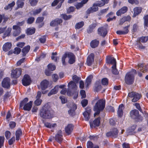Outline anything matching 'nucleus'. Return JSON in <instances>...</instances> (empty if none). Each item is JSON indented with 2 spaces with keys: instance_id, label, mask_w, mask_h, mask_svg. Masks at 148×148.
I'll return each instance as SVG.
<instances>
[{
  "instance_id": "nucleus-1",
  "label": "nucleus",
  "mask_w": 148,
  "mask_h": 148,
  "mask_svg": "<svg viewBox=\"0 0 148 148\" xmlns=\"http://www.w3.org/2000/svg\"><path fill=\"white\" fill-rule=\"evenodd\" d=\"M68 88L67 95L69 96L73 95V99H76L78 96V90L76 83L73 81H70L68 84Z\"/></svg>"
},
{
  "instance_id": "nucleus-2",
  "label": "nucleus",
  "mask_w": 148,
  "mask_h": 148,
  "mask_svg": "<svg viewBox=\"0 0 148 148\" xmlns=\"http://www.w3.org/2000/svg\"><path fill=\"white\" fill-rule=\"evenodd\" d=\"M51 112L50 106L46 104L40 110L39 115L43 119H49L52 116Z\"/></svg>"
},
{
  "instance_id": "nucleus-3",
  "label": "nucleus",
  "mask_w": 148,
  "mask_h": 148,
  "mask_svg": "<svg viewBox=\"0 0 148 148\" xmlns=\"http://www.w3.org/2000/svg\"><path fill=\"white\" fill-rule=\"evenodd\" d=\"M105 106V100L103 99L99 100L94 106V110L95 112L94 114V116L99 115L101 111L104 109Z\"/></svg>"
},
{
  "instance_id": "nucleus-4",
  "label": "nucleus",
  "mask_w": 148,
  "mask_h": 148,
  "mask_svg": "<svg viewBox=\"0 0 148 148\" xmlns=\"http://www.w3.org/2000/svg\"><path fill=\"white\" fill-rule=\"evenodd\" d=\"M136 74V71L135 69H132L131 71L127 73L125 78L126 84L128 85L133 84L134 79V75Z\"/></svg>"
},
{
  "instance_id": "nucleus-5",
  "label": "nucleus",
  "mask_w": 148,
  "mask_h": 148,
  "mask_svg": "<svg viewBox=\"0 0 148 148\" xmlns=\"http://www.w3.org/2000/svg\"><path fill=\"white\" fill-rule=\"evenodd\" d=\"M128 96L130 98H133L132 101L133 102H135L137 101L140 99L141 95L138 93L132 92L128 93Z\"/></svg>"
},
{
  "instance_id": "nucleus-6",
  "label": "nucleus",
  "mask_w": 148,
  "mask_h": 148,
  "mask_svg": "<svg viewBox=\"0 0 148 148\" xmlns=\"http://www.w3.org/2000/svg\"><path fill=\"white\" fill-rule=\"evenodd\" d=\"M21 73L22 70L21 68H16L12 71L11 77L13 78H18L21 75Z\"/></svg>"
},
{
  "instance_id": "nucleus-7",
  "label": "nucleus",
  "mask_w": 148,
  "mask_h": 148,
  "mask_svg": "<svg viewBox=\"0 0 148 148\" xmlns=\"http://www.w3.org/2000/svg\"><path fill=\"white\" fill-rule=\"evenodd\" d=\"M31 80L29 76L28 75H24L23 78L22 80L23 84L25 86H28L30 84Z\"/></svg>"
},
{
  "instance_id": "nucleus-8",
  "label": "nucleus",
  "mask_w": 148,
  "mask_h": 148,
  "mask_svg": "<svg viewBox=\"0 0 148 148\" xmlns=\"http://www.w3.org/2000/svg\"><path fill=\"white\" fill-rule=\"evenodd\" d=\"M118 131L116 128H114L112 131L107 133L106 135L108 137L115 138L118 136Z\"/></svg>"
},
{
  "instance_id": "nucleus-9",
  "label": "nucleus",
  "mask_w": 148,
  "mask_h": 148,
  "mask_svg": "<svg viewBox=\"0 0 148 148\" xmlns=\"http://www.w3.org/2000/svg\"><path fill=\"white\" fill-rule=\"evenodd\" d=\"M100 117H98L93 122L90 121V124L91 128H93L95 126H99L100 123Z\"/></svg>"
},
{
  "instance_id": "nucleus-10",
  "label": "nucleus",
  "mask_w": 148,
  "mask_h": 148,
  "mask_svg": "<svg viewBox=\"0 0 148 148\" xmlns=\"http://www.w3.org/2000/svg\"><path fill=\"white\" fill-rule=\"evenodd\" d=\"M2 86L5 88H8L10 86V79L8 77L5 78L2 82Z\"/></svg>"
},
{
  "instance_id": "nucleus-11",
  "label": "nucleus",
  "mask_w": 148,
  "mask_h": 148,
  "mask_svg": "<svg viewBox=\"0 0 148 148\" xmlns=\"http://www.w3.org/2000/svg\"><path fill=\"white\" fill-rule=\"evenodd\" d=\"M62 22V20L61 19L57 18L52 21L50 23V25L52 27L58 26Z\"/></svg>"
},
{
  "instance_id": "nucleus-12",
  "label": "nucleus",
  "mask_w": 148,
  "mask_h": 148,
  "mask_svg": "<svg viewBox=\"0 0 148 148\" xmlns=\"http://www.w3.org/2000/svg\"><path fill=\"white\" fill-rule=\"evenodd\" d=\"M62 135V133L61 130L58 131L55 137V140L58 143H61L63 140Z\"/></svg>"
},
{
  "instance_id": "nucleus-13",
  "label": "nucleus",
  "mask_w": 148,
  "mask_h": 148,
  "mask_svg": "<svg viewBox=\"0 0 148 148\" xmlns=\"http://www.w3.org/2000/svg\"><path fill=\"white\" fill-rule=\"evenodd\" d=\"M98 8L96 6V3H94L92 7L88 8L86 11V13L90 14L96 12L98 10Z\"/></svg>"
},
{
  "instance_id": "nucleus-14",
  "label": "nucleus",
  "mask_w": 148,
  "mask_h": 148,
  "mask_svg": "<svg viewBox=\"0 0 148 148\" xmlns=\"http://www.w3.org/2000/svg\"><path fill=\"white\" fill-rule=\"evenodd\" d=\"M91 110L89 108H87L86 111L83 113V115L85 118V119L86 121H88L90 117V114Z\"/></svg>"
},
{
  "instance_id": "nucleus-15",
  "label": "nucleus",
  "mask_w": 148,
  "mask_h": 148,
  "mask_svg": "<svg viewBox=\"0 0 148 148\" xmlns=\"http://www.w3.org/2000/svg\"><path fill=\"white\" fill-rule=\"evenodd\" d=\"M98 32L99 34L103 37H104L107 33L106 29L103 27L99 28L98 29Z\"/></svg>"
},
{
  "instance_id": "nucleus-16",
  "label": "nucleus",
  "mask_w": 148,
  "mask_h": 148,
  "mask_svg": "<svg viewBox=\"0 0 148 148\" xmlns=\"http://www.w3.org/2000/svg\"><path fill=\"white\" fill-rule=\"evenodd\" d=\"M74 126L71 124H69L65 127V130L66 134L69 135L71 134L73 129Z\"/></svg>"
},
{
  "instance_id": "nucleus-17",
  "label": "nucleus",
  "mask_w": 148,
  "mask_h": 148,
  "mask_svg": "<svg viewBox=\"0 0 148 148\" xmlns=\"http://www.w3.org/2000/svg\"><path fill=\"white\" fill-rule=\"evenodd\" d=\"M94 58V55L93 53L89 55L87 58L86 63L88 66H90L93 62Z\"/></svg>"
},
{
  "instance_id": "nucleus-18",
  "label": "nucleus",
  "mask_w": 148,
  "mask_h": 148,
  "mask_svg": "<svg viewBox=\"0 0 148 148\" xmlns=\"http://www.w3.org/2000/svg\"><path fill=\"white\" fill-rule=\"evenodd\" d=\"M127 10V7L126 6H124L116 12V14L118 16H120L126 13Z\"/></svg>"
},
{
  "instance_id": "nucleus-19",
  "label": "nucleus",
  "mask_w": 148,
  "mask_h": 148,
  "mask_svg": "<svg viewBox=\"0 0 148 148\" xmlns=\"http://www.w3.org/2000/svg\"><path fill=\"white\" fill-rule=\"evenodd\" d=\"M68 55V58L69 59V62L71 64H73L75 61V56L71 53H69Z\"/></svg>"
},
{
  "instance_id": "nucleus-20",
  "label": "nucleus",
  "mask_w": 148,
  "mask_h": 148,
  "mask_svg": "<svg viewBox=\"0 0 148 148\" xmlns=\"http://www.w3.org/2000/svg\"><path fill=\"white\" fill-rule=\"evenodd\" d=\"M106 62L109 64L116 65V59L114 58L108 56L106 58Z\"/></svg>"
},
{
  "instance_id": "nucleus-21",
  "label": "nucleus",
  "mask_w": 148,
  "mask_h": 148,
  "mask_svg": "<svg viewBox=\"0 0 148 148\" xmlns=\"http://www.w3.org/2000/svg\"><path fill=\"white\" fill-rule=\"evenodd\" d=\"M49 82L46 80L42 81L40 83V87L42 90H45L46 89L48 86Z\"/></svg>"
},
{
  "instance_id": "nucleus-22",
  "label": "nucleus",
  "mask_w": 148,
  "mask_h": 148,
  "mask_svg": "<svg viewBox=\"0 0 148 148\" xmlns=\"http://www.w3.org/2000/svg\"><path fill=\"white\" fill-rule=\"evenodd\" d=\"M12 46V44L11 43L7 42L5 43L3 47V51H7L9 50L11 48Z\"/></svg>"
},
{
  "instance_id": "nucleus-23",
  "label": "nucleus",
  "mask_w": 148,
  "mask_h": 148,
  "mask_svg": "<svg viewBox=\"0 0 148 148\" xmlns=\"http://www.w3.org/2000/svg\"><path fill=\"white\" fill-rule=\"evenodd\" d=\"M130 115L132 118H137L139 116V112L136 110H133L130 112Z\"/></svg>"
},
{
  "instance_id": "nucleus-24",
  "label": "nucleus",
  "mask_w": 148,
  "mask_h": 148,
  "mask_svg": "<svg viewBox=\"0 0 148 148\" xmlns=\"http://www.w3.org/2000/svg\"><path fill=\"white\" fill-rule=\"evenodd\" d=\"M124 109V106L123 104H121L119 106L117 113L118 116L120 117H121L123 115V110Z\"/></svg>"
},
{
  "instance_id": "nucleus-25",
  "label": "nucleus",
  "mask_w": 148,
  "mask_h": 148,
  "mask_svg": "<svg viewBox=\"0 0 148 148\" xmlns=\"http://www.w3.org/2000/svg\"><path fill=\"white\" fill-rule=\"evenodd\" d=\"M30 49V47L29 45L24 47L22 50V55L23 56H25L26 54L29 52Z\"/></svg>"
},
{
  "instance_id": "nucleus-26",
  "label": "nucleus",
  "mask_w": 148,
  "mask_h": 148,
  "mask_svg": "<svg viewBox=\"0 0 148 148\" xmlns=\"http://www.w3.org/2000/svg\"><path fill=\"white\" fill-rule=\"evenodd\" d=\"M32 101H30L29 102L25 104L23 107L24 110L29 111L32 107Z\"/></svg>"
},
{
  "instance_id": "nucleus-27",
  "label": "nucleus",
  "mask_w": 148,
  "mask_h": 148,
  "mask_svg": "<svg viewBox=\"0 0 148 148\" xmlns=\"http://www.w3.org/2000/svg\"><path fill=\"white\" fill-rule=\"evenodd\" d=\"M107 17L108 18L107 19V21L108 22L112 21L113 19H115L116 18L114 16L113 13L112 12L108 14L107 15Z\"/></svg>"
},
{
  "instance_id": "nucleus-28",
  "label": "nucleus",
  "mask_w": 148,
  "mask_h": 148,
  "mask_svg": "<svg viewBox=\"0 0 148 148\" xmlns=\"http://www.w3.org/2000/svg\"><path fill=\"white\" fill-rule=\"evenodd\" d=\"M58 90V86H56L53 89H52L50 92L48 94V95L49 96H50L51 95L56 94Z\"/></svg>"
},
{
  "instance_id": "nucleus-29",
  "label": "nucleus",
  "mask_w": 148,
  "mask_h": 148,
  "mask_svg": "<svg viewBox=\"0 0 148 148\" xmlns=\"http://www.w3.org/2000/svg\"><path fill=\"white\" fill-rule=\"evenodd\" d=\"M64 0H55L52 3L51 5L53 6H56L58 2H60L58 5V8L61 7L62 4L64 2Z\"/></svg>"
},
{
  "instance_id": "nucleus-30",
  "label": "nucleus",
  "mask_w": 148,
  "mask_h": 148,
  "mask_svg": "<svg viewBox=\"0 0 148 148\" xmlns=\"http://www.w3.org/2000/svg\"><path fill=\"white\" fill-rule=\"evenodd\" d=\"M134 16L136 17V15L141 13L142 11V8L140 7H137L134 9Z\"/></svg>"
},
{
  "instance_id": "nucleus-31",
  "label": "nucleus",
  "mask_w": 148,
  "mask_h": 148,
  "mask_svg": "<svg viewBox=\"0 0 148 148\" xmlns=\"http://www.w3.org/2000/svg\"><path fill=\"white\" fill-rule=\"evenodd\" d=\"M101 89V86L100 82L97 81L95 85V90L98 92Z\"/></svg>"
},
{
  "instance_id": "nucleus-32",
  "label": "nucleus",
  "mask_w": 148,
  "mask_h": 148,
  "mask_svg": "<svg viewBox=\"0 0 148 148\" xmlns=\"http://www.w3.org/2000/svg\"><path fill=\"white\" fill-rule=\"evenodd\" d=\"M97 26V24L95 23H94L90 25L87 29V32L88 33H92L94 29Z\"/></svg>"
},
{
  "instance_id": "nucleus-33",
  "label": "nucleus",
  "mask_w": 148,
  "mask_h": 148,
  "mask_svg": "<svg viewBox=\"0 0 148 148\" xmlns=\"http://www.w3.org/2000/svg\"><path fill=\"white\" fill-rule=\"evenodd\" d=\"M93 76L92 75H89L86 79L85 85L87 87L90 84Z\"/></svg>"
},
{
  "instance_id": "nucleus-34",
  "label": "nucleus",
  "mask_w": 148,
  "mask_h": 148,
  "mask_svg": "<svg viewBox=\"0 0 148 148\" xmlns=\"http://www.w3.org/2000/svg\"><path fill=\"white\" fill-rule=\"evenodd\" d=\"M99 43V41L96 40H92L90 44L91 47L92 48H95L98 46Z\"/></svg>"
},
{
  "instance_id": "nucleus-35",
  "label": "nucleus",
  "mask_w": 148,
  "mask_h": 148,
  "mask_svg": "<svg viewBox=\"0 0 148 148\" xmlns=\"http://www.w3.org/2000/svg\"><path fill=\"white\" fill-rule=\"evenodd\" d=\"M45 125L46 127L49 128H53L57 126L56 124L55 123L51 124L48 122L45 123Z\"/></svg>"
},
{
  "instance_id": "nucleus-36",
  "label": "nucleus",
  "mask_w": 148,
  "mask_h": 148,
  "mask_svg": "<svg viewBox=\"0 0 148 148\" xmlns=\"http://www.w3.org/2000/svg\"><path fill=\"white\" fill-rule=\"evenodd\" d=\"M22 132L21 130L19 129L16 132V140H18L20 139V137L21 135Z\"/></svg>"
},
{
  "instance_id": "nucleus-37",
  "label": "nucleus",
  "mask_w": 148,
  "mask_h": 148,
  "mask_svg": "<svg viewBox=\"0 0 148 148\" xmlns=\"http://www.w3.org/2000/svg\"><path fill=\"white\" fill-rule=\"evenodd\" d=\"M35 32V28H28L26 31V34L28 35H31L34 34Z\"/></svg>"
},
{
  "instance_id": "nucleus-38",
  "label": "nucleus",
  "mask_w": 148,
  "mask_h": 148,
  "mask_svg": "<svg viewBox=\"0 0 148 148\" xmlns=\"http://www.w3.org/2000/svg\"><path fill=\"white\" fill-rule=\"evenodd\" d=\"M12 30V28L8 27L6 30L4 34V36H3V38H5L6 36H9Z\"/></svg>"
},
{
  "instance_id": "nucleus-39",
  "label": "nucleus",
  "mask_w": 148,
  "mask_h": 148,
  "mask_svg": "<svg viewBox=\"0 0 148 148\" xmlns=\"http://www.w3.org/2000/svg\"><path fill=\"white\" fill-rule=\"evenodd\" d=\"M138 67L140 70L141 71L143 72H144L145 71L147 70V68L144 67L143 64H138Z\"/></svg>"
},
{
  "instance_id": "nucleus-40",
  "label": "nucleus",
  "mask_w": 148,
  "mask_h": 148,
  "mask_svg": "<svg viewBox=\"0 0 148 148\" xmlns=\"http://www.w3.org/2000/svg\"><path fill=\"white\" fill-rule=\"evenodd\" d=\"M42 9L39 8L38 9H36L32 11L31 12V14L35 15L39 14L42 11Z\"/></svg>"
},
{
  "instance_id": "nucleus-41",
  "label": "nucleus",
  "mask_w": 148,
  "mask_h": 148,
  "mask_svg": "<svg viewBox=\"0 0 148 148\" xmlns=\"http://www.w3.org/2000/svg\"><path fill=\"white\" fill-rule=\"evenodd\" d=\"M16 4L18 8H22L24 4V3L22 0H18Z\"/></svg>"
},
{
  "instance_id": "nucleus-42",
  "label": "nucleus",
  "mask_w": 148,
  "mask_h": 148,
  "mask_svg": "<svg viewBox=\"0 0 148 148\" xmlns=\"http://www.w3.org/2000/svg\"><path fill=\"white\" fill-rule=\"evenodd\" d=\"M84 25L83 21L79 22L76 24L75 26V28L76 29H79L82 27Z\"/></svg>"
},
{
  "instance_id": "nucleus-43",
  "label": "nucleus",
  "mask_w": 148,
  "mask_h": 148,
  "mask_svg": "<svg viewBox=\"0 0 148 148\" xmlns=\"http://www.w3.org/2000/svg\"><path fill=\"white\" fill-rule=\"evenodd\" d=\"M112 68V73L115 75L118 74L119 73V72L116 69V65L115 64L113 65Z\"/></svg>"
},
{
  "instance_id": "nucleus-44",
  "label": "nucleus",
  "mask_w": 148,
  "mask_h": 148,
  "mask_svg": "<svg viewBox=\"0 0 148 148\" xmlns=\"http://www.w3.org/2000/svg\"><path fill=\"white\" fill-rule=\"evenodd\" d=\"M42 100L40 99H36V100L34 101V103L35 105L36 106H39L41 104Z\"/></svg>"
},
{
  "instance_id": "nucleus-45",
  "label": "nucleus",
  "mask_w": 148,
  "mask_h": 148,
  "mask_svg": "<svg viewBox=\"0 0 148 148\" xmlns=\"http://www.w3.org/2000/svg\"><path fill=\"white\" fill-rule=\"evenodd\" d=\"M28 101V98H25L20 103V107H22L23 106L26 104L27 102Z\"/></svg>"
},
{
  "instance_id": "nucleus-46",
  "label": "nucleus",
  "mask_w": 148,
  "mask_h": 148,
  "mask_svg": "<svg viewBox=\"0 0 148 148\" xmlns=\"http://www.w3.org/2000/svg\"><path fill=\"white\" fill-rule=\"evenodd\" d=\"M68 53H66L63 56L62 58V62L63 65L65 64V59L67 57L68 58Z\"/></svg>"
},
{
  "instance_id": "nucleus-47",
  "label": "nucleus",
  "mask_w": 148,
  "mask_h": 148,
  "mask_svg": "<svg viewBox=\"0 0 148 148\" xmlns=\"http://www.w3.org/2000/svg\"><path fill=\"white\" fill-rule=\"evenodd\" d=\"M48 68L49 70L53 71L56 69V67L55 66L50 64L48 65Z\"/></svg>"
},
{
  "instance_id": "nucleus-48",
  "label": "nucleus",
  "mask_w": 148,
  "mask_h": 148,
  "mask_svg": "<svg viewBox=\"0 0 148 148\" xmlns=\"http://www.w3.org/2000/svg\"><path fill=\"white\" fill-rule=\"evenodd\" d=\"M148 40V36H147L142 37L139 40V41L142 42H145Z\"/></svg>"
},
{
  "instance_id": "nucleus-49",
  "label": "nucleus",
  "mask_w": 148,
  "mask_h": 148,
  "mask_svg": "<svg viewBox=\"0 0 148 148\" xmlns=\"http://www.w3.org/2000/svg\"><path fill=\"white\" fill-rule=\"evenodd\" d=\"M144 19L145 20L144 26L148 27V15L145 16L144 17Z\"/></svg>"
},
{
  "instance_id": "nucleus-50",
  "label": "nucleus",
  "mask_w": 148,
  "mask_h": 148,
  "mask_svg": "<svg viewBox=\"0 0 148 148\" xmlns=\"http://www.w3.org/2000/svg\"><path fill=\"white\" fill-rule=\"evenodd\" d=\"M46 36H43L39 38V40L40 42L42 43H44L46 41Z\"/></svg>"
},
{
  "instance_id": "nucleus-51",
  "label": "nucleus",
  "mask_w": 148,
  "mask_h": 148,
  "mask_svg": "<svg viewBox=\"0 0 148 148\" xmlns=\"http://www.w3.org/2000/svg\"><path fill=\"white\" fill-rule=\"evenodd\" d=\"M101 83L103 85H107L108 84V80L106 78H103L101 80Z\"/></svg>"
},
{
  "instance_id": "nucleus-52",
  "label": "nucleus",
  "mask_w": 148,
  "mask_h": 148,
  "mask_svg": "<svg viewBox=\"0 0 148 148\" xmlns=\"http://www.w3.org/2000/svg\"><path fill=\"white\" fill-rule=\"evenodd\" d=\"M72 16L71 15H67L66 14H62V17L65 20H68L71 18L72 17Z\"/></svg>"
},
{
  "instance_id": "nucleus-53",
  "label": "nucleus",
  "mask_w": 148,
  "mask_h": 148,
  "mask_svg": "<svg viewBox=\"0 0 148 148\" xmlns=\"http://www.w3.org/2000/svg\"><path fill=\"white\" fill-rule=\"evenodd\" d=\"M80 79V78L78 77L76 75H74L72 77L73 80L76 83H77Z\"/></svg>"
},
{
  "instance_id": "nucleus-54",
  "label": "nucleus",
  "mask_w": 148,
  "mask_h": 148,
  "mask_svg": "<svg viewBox=\"0 0 148 148\" xmlns=\"http://www.w3.org/2000/svg\"><path fill=\"white\" fill-rule=\"evenodd\" d=\"M81 103L82 106L84 107L87 105L88 101L86 99H84L81 101Z\"/></svg>"
},
{
  "instance_id": "nucleus-55",
  "label": "nucleus",
  "mask_w": 148,
  "mask_h": 148,
  "mask_svg": "<svg viewBox=\"0 0 148 148\" xmlns=\"http://www.w3.org/2000/svg\"><path fill=\"white\" fill-rule=\"evenodd\" d=\"M21 51L20 48L18 47H15L14 49V51L13 53L15 54H18L20 53Z\"/></svg>"
},
{
  "instance_id": "nucleus-56",
  "label": "nucleus",
  "mask_w": 148,
  "mask_h": 148,
  "mask_svg": "<svg viewBox=\"0 0 148 148\" xmlns=\"http://www.w3.org/2000/svg\"><path fill=\"white\" fill-rule=\"evenodd\" d=\"M138 26L136 24H134L133 25V29L132 30V32L134 33L137 31L138 29Z\"/></svg>"
},
{
  "instance_id": "nucleus-57",
  "label": "nucleus",
  "mask_w": 148,
  "mask_h": 148,
  "mask_svg": "<svg viewBox=\"0 0 148 148\" xmlns=\"http://www.w3.org/2000/svg\"><path fill=\"white\" fill-rule=\"evenodd\" d=\"M29 1L30 4L32 6L36 5L38 2V1L37 0H30Z\"/></svg>"
},
{
  "instance_id": "nucleus-58",
  "label": "nucleus",
  "mask_w": 148,
  "mask_h": 148,
  "mask_svg": "<svg viewBox=\"0 0 148 148\" xmlns=\"http://www.w3.org/2000/svg\"><path fill=\"white\" fill-rule=\"evenodd\" d=\"M4 139V136H0V148L3 145Z\"/></svg>"
},
{
  "instance_id": "nucleus-59",
  "label": "nucleus",
  "mask_w": 148,
  "mask_h": 148,
  "mask_svg": "<svg viewBox=\"0 0 148 148\" xmlns=\"http://www.w3.org/2000/svg\"><path fill=\"white\" fill-rule=\"evenodd\" d=\"M34 18L33 17L29 18L27 20V23L31 24L34 21Z\"/></svg>"
},
{
  "instance_id": "nucleus-60",
  "label": "nucleus",
  "mask_w": 148,
  "mask_h": 148,
  "mask_svg": "<svg viewBox=\"0 0 148 148\" xmlns=\"http://www.w3.org/2000/svg\"><path fill=\"white\" fill-rule=\"evenodd\" d=\"M60 98L61 100L62 103H65L66 102L67 99L64 96H60Z\"/></svg>"
},
{
  "instance_id": "nucleus-61",
  "label": "nucleus",
  "mask_w": 148,
  "mask_h": 148,
  "mask_svg": "<svg viewBox=\"0 0 148 148\" xmlns=\"http://www.w3.org/2000/svg\"><path fill=\"white\" fill-rule=\"evenodd\" d=\"M128 2L131 4H138L139 3V2L137 0H128Z\"/></svg>"
},
{
  "instance_id": "nucleus-62",
  "label": "nucleus",
  "mask_w": 148,
  "mask_h": 148,
  "mask_svg": "<svg viewBox=\"0 0 148 148\" xmlns=\"http://www.w3.org/2000/svg\"><path fill=\"white\" fill-rule=\"evenodd\" d=\"M75 6L76 7V8L77 9H78L82 7L83 5L82 3L81 2L80 3H77L75 5Z\"/></svg>"
},
{
  "instance_id": "nucleus-63",
  "label": "nucleus",
  "mask_w": 148,
  "mask_h": 148,
  "mask_svg": "<svg viewBox=\"0 0 148 148\" xmlns=\"http://www.w3.org/2000/svg\"><path fill=\"white\" fill-rule=\"evenodd\" d=\"M53 80L54 82L57 81L58 79V76L56 74H54L52 75Z\"/></svg>"
},
{
  "instance_id": "nucleus-64",
  "label": "nucleus",
  "mask_w": 148,
  "mask_h": 148,
  "mask_svg": "<svg viewBox=\"0 0 148 148\" xmlns=\"http://www.w3.org/2000/svg\"><path fill=\"white\" fill-rule=\"evenodd\" d=\"M11 133L9 131H6L5 133V136L7 139H8L10 138Z\"/></svg>"
}]
</instances>
